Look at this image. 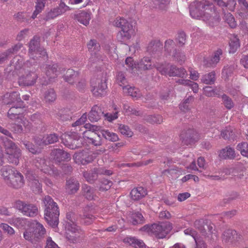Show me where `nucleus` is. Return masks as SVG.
I'll list each match as a JSON object with an SVG mask.
<instances>
[{"instance_id": "obj_8", "label": "nucleus", "mask_w": 248, "mask_h": 248, "mask_svg": "<svg viewBox=\"0 0 248 248\" xmlns=\"http://www.w3.org/2000/svg\"><path fill=\"white\" fill-rule=\"evenodd\" d=\"M157 70L164 75H168L170 77H179L184 78L187 76L186 70L183 68H177L174 65L169 66L166 63H161V65H156Z\"/></svg>"}, {"instance_id": "obj_48", "label": "nucleus", "mask_w": 248, "mask_h": 248, "mask_svg": "<svg viewBox=\"0 0 248 248\" xmlns=\"http://www.w3.org/2000/svg\"><path fill=\"white\" fill-rule=\"evenodd\" d=\"M223 19L231 28H233L236 27V23L235 19L232 14L230 13H226L224 12Z\"/></svg>"}, {"instance_id": "obj_34", "label": "nucleus", "mask_w": 248, "mask_h": 248, "mask_svg": "<svg viewBox=\"0 0 248 248\" xmlns=\"http://www.w3.org/2000/svg\"><path fill=\"white\" fill-rule=\"evenodd\" d=\"M158 64L161 65V64L156 63L155 64H152L151 59L149 57H144L141 60L140 62L138 63V68L139 69L143 70L151 69L153 67H156V65Z\"/></svg>"}, {"instance_id": "obj_5", "label": "nucleus", "mask_w": 248, "mask_h": 248, "mask_svg": "<svg viewBox=\"0 0 248 248\" xmlns=\"http://www.w3.org/2000/svg\"><path fill=\"white\" fill-rule=\"evenodd\" d=\"M66 217L67 221L66 222L65 226L67 231L69 232L67 234V238L71 242L76 243L79 241L80 238L82 237L83 232L79 227L75 224L72 213H67Z\"/></svg>"}, {"instance_id": "obj_27", "label": "nucleus", "mask_w": 248, "mask_h": 248, "mask_svg": "<svg viewBox=\"0 0 248 248\" xmlns=\"http://www.w3.org/2000/svg\"><path fill=\"white\" fill-rule=\"evenodd\" d=\"M240 238V235H238L236 232L232 230H227L224 232L222 235V239L225 242H231L238 241Z\"/></svg>"}, {"instance_id": "obj_32", "label": "nucleus", "mask_w": 248, "mask_h": 248, "mask_svg": "<svg viewBox=\"0 0 248 248\" xmlns=\"http://www.w3.org/2000/svg\"><path fill=\"white\" fill-rule=\"evenodd\" d=\"M17 171L14 168L9 165H6L1 169V175L3 177L5 182L9 181L14 174Z\"/></svg>"}, {"instance_id": "obj_12", "label": "nucleus", "mask_w": 248, "mask_h": 248, "mask_svg": "<svg viewBox=\"0 0 248 248\" xmlns=\"http://www.w3.org/2000/svg\"><path fill=\"white\" fill-rule=\"evenodd\" d=\"M97 155V153H89L83 151L76 153L73 156V159L77 164L86 165L92 162Z\"/></svg>"}, {"instance_id": "obj_15", "label": "nucleus", "mask_w": 248, "mask_h": 248, "mask_svg": "<svg viewBox=\"0 0 248 248\" xmlns=\"http://www.w3.org/2000/svg\"><path fill=\"white\" fill-rule=\"evenodd\" d=\"M112 174V171L110 170H104L102 168L94 169L92 172H84L83 176L87 182L90 183H93L97 179L98 174H103L106 175H110Z\"/></svg>"}, {"instance_id": "obj_53", "label": "nucleus", "mask_w": 248, "mask_h": 248, "mask_svg": "<svg viewBox=\"0 0 248 248\" xmlns=\"http://www.w3.org/2000/svg\"><path fill=\"white\" fill-rule=\"evenodd\" d=\"M193 100L194 97L193 96H188V97L185 99L184 101L180 104L179 107L180 109L184 112L187 111L189 110V104L192 102Z\"/></svg>"}, {"instance_id": "obj_64", "label": "nucleus", "mask_w": 248, "mask_h": 248, "mask_svg": "<svg viewBox=\"0 0 248 248\" xmlns=\"http://www.w3.org/2000/svg\"><path fill=\"white\" fill-rule=\"evenodd\" d=\"M13 222L17 227L22 228L26 225L27 220L25 218L22 217H15L13 218Z\"/></svg>"}, {"instance_id": "obj_24", "label": "nucleus", "mask_w": 248, "mask_h": 248, "mask_svg": "<svg viewBox=\"0 0 248 248\" xmlns=\"http://www.w3.org/2000/svg\"><path fill=\"white\" fill-rule=\"evenodd\" d=\"M58 136L56 134H50L44 136L42 139L37 138L35 140L36 142L40 146L47 145L57 142L58 140Z\"/></svg>"}, {"instance_id": "obj_59", "label": "nucleus", "mask_w": 248, "mask_h": 248, "mask_svg": "<svg viewBox=\"0 0 248 248\" xmlns=\"http://www.w3.org/2000/svg\"><path fill=\"white\" fill-rule=\"evenodd\" d=\"M172 57H173L175 61L180 63L181 64L183 63L186 60L185 55L179 50H176V51L173 54H172Z\"/></svg>"}, {"instance_id": "obj_31", "label": "nucleus", "mask_w": 248, "mask_h": 248, "mask_svg": "<svg viewBox=\"0 0 248 248\" xmlns=\"http://www.w3.org/2000/svg\"><path fill=\"white\" fill-rule=\"evenodd\" d=\"M58 68L57 64H53L52 65H49L46 67V74L49 80L55 78L62 73L60 68L58 70Z\"/></svg>"}, {"instance_id": "obj_63", "label": "nucleus", "mask_w": 248, "mask_h": 248, "mask_svg": "<svg viewBox=\"0 0 248 248\" xmlns=\"http://www.w3.org/2000/svg\"><path fill=\"white\" fill-rule=\"evenodd\" d=\"M114 109L115 111L113 113H107L104 115L106 119H107L109 122H112L118 118V113L119 112V110L117 109L116 106H114Z\"/></svg>"}, {"instance_id": "obj_23", "label": "nucleus", "mask_w": 248, "mask_h": 248, "mask_svg": "<svg viewBox=\"0 0 248 248\" xmlns=\"http://www.w3.org/2000/svg\"><path fill=\"white\" fill-rule=\"evenodd\" d=\"M31 225L35 232L37 242H38L44 237L46 230L43 225L36 220H34Z\"/></svg>"}, {"instance_id": "obj_17", "label": "nucleus", "mask_w": 248, "mask_h": 248, "mask_svg": "<svg viewBox=\"0 0 248 248\" xmlns=\"http://www.w3.org/2000/svg\"><path fill=\"white\" fill-rule=\"evenodd\" d=\"M8 186L14 188L18 189L22 187L24 184V177L19 171H17L13 177L7 181Z\"/></svg>"}, {"instance_id": "obj_36", "label": "nucleus", "mask_w": 248, "mask_h": 248, "mask_svg": "<svg viewBox=\"0 0 248 248\" xmlns=\"http://www.w3.org/2000/svg\"><path fill=\"white\" fill-rule=\"evenodd\" d=\"M123 91L125 93H127L136 100L140 98L141 96L140 91L135 87L125 86L123 87Z\"/></svg>"}, {"instance_id": "obj_54", "label": "nucleus", "mask_w": 248, "mask_h": 248, "mask_svg": "<svg viewBox=\"0 0 248 248\" xmlns=\"http://www.w3.org/2000/svg\"><path fill=\"white\" fill-rule=\"evenodd\" d=\"M59 16L64 14L66 12L70 11L71 8L63 1H61L59 6L54 8Z\"/></svg>"}, {"instance_id": "obj_40", "label": "nucleus", "mask_w": 248, "mask_h": 248, "mask_svg": "<svg viewBox=\"0 0 248 248\" xmlns=\"http://www.w3.org/2000/svg\"><path fill=\"white\" fill-rule=\"evenodd\" d=\"M24 238L31 243H36V235L33 228H29L25 230L23 234Z\"/></svg>"}, {"instance_id": "obj_11", "label": "nucleus", "mask_w": 248, "mask_h": 248, "mask_svg": "<svg viewBox=\"0 0 248 248\" xmlns=\"http://www.w3.org/2000/svg\"><path fill=\"white\" fill-rule=\"evenodd\" d=\"M84 127L86 129H88L84 131L83 133L84 140L87 139L88 140L89 142L91 143L94 146L101 145L102 142L100 135L98 134L97 138L96 139L89 137L90 134H92L93 132L99 131L100 130V127L95 125L91 124H86L84 125Z\"/></svg>"}, {"instance_id": "obj_62", "label": "nucleus", "mask_w": 248, "mask_h": 248, "mask_svg": "<svg viewBox=\"0 0 248 248\" xmlns=\"http://www.w3.org/2000/svg\"><path fill=\"white\" fill-rule=\"evenodd\" d=\"M116 81L120 86L123 88L125 86V85L127 83V80L124 75L122 72H119L116 76Z\"/></svg>"}, {"instance_id": "obj_38", "label": "nucleus", "mask_w": 248, "mask_h": 248, "mask_svg": "<svg viewBox=\"0 0 248 248\" xmlns=\"http://www.w3.org/2000/svg\"><path fill=\"white\" fill-rule=\"evenodd\" d=\"M124 241L136 248H145L144 242L135 237H127L124 239Z\"/></svg>"}, {"instance_id": "obj_44", "label": "nucleus", "mask_w": 248, "mask_h": 248, "mask_svg": "<svg viewBox=\"0 0 248 248\" xmlns=\"http://www.w3.org/2000/svg\"><path fill=\"white\" fill-rule=\"evenodd\" d=\"M102 136L106 140L114 142L118 140L119 138L116 134L111 132L108 130H101L100 131Z\"/></svg>"}, {"instance_id": "obj_33", "label": "nucleus", "mask_w": 248, "mask_h": 248, "mask_svg": "<svg viewBox=\"0 0 248 248\" xmlns=\"http://www.w3.org/2000/svg\"><path fill=\"white\" fill-rule=\"evenodd\" d=\"M127 219L133 225H136L144 222V218L139 212L130 213L128 215Z\"/></svg>"}, {"instance_id": "obj_28", "label": "nucleus", "mask_w": 248, "mask_h": 248, "mask_svg": "<svg viewBox=\"0 0 248 248\" xmlns=\"http://www.w3.org/2000/svg\"><path fill=\"white\" fill-rule=\"evenodd\" d=\"M95 212L90 207H86L84 209L83 215L82 218V222L89 225L91 224L94 219L95 217L93 216Z\"/></svg>"}, {"instance_id": "obj_43", "label": "nucleus", "mask_w": 248, "mask_h": 248, "mask_svg": "<svg viewBox=\"0 0 248 248\" xmlns=\"http://www.w3.org/2000/svg\"><path fill=\"white\" fill-rule=\"evenodd\" d=\"M56 94L53 89H49L46 91L44 93V100L46 103H51L56 99Z\"/></svg>"}, {"instance_id": "obj_42", "label": "nucleus", "mask_w": 248, "mask_h": 248, "mask_svg": "<svg viewBox=\"0 0 248 248\" xmlns=\"http://www.w3.org/2000/svg\"><path fill=\"white\" fill-rule=\"evenodd\" d=\"M78 73L72 69H68L65 75V79L69 83H73L77 79Z\"/></svg>"}, {"instance_id": "obj_47", "label": "nucleus", "mask_w": 248, "mask_h": 248, "mask_svg": "<svg viewBox=\"0 0 248 248\" xmlns=\"http://www.w3.org/2000/svg\"><path fill=\"white\" fill-rule=\"evenodd\" d=\"M201 81L202 83L206 84H213L215 81V72L213 71L203 75L201 78Z\"/></svg>"}, {"instance_id": "obj_60", "label": "nucleus", "mask_w": 248, "mask_h": 248, "mask_svg": "<svg viewBox=\"0 0 248 248\" xmlns=\"http://www.w3.org/2000/svg\"><path fill=\"white\" fill-rule=\"evenodd\" d=\"M222 98L223 103L227 109H230L233 107L234 103L231 98L224 94L222 95Z\"/></svg>"}, {"instance_id": "obj_1", "label": "nucleus", "mask_w": 248, "mask_h": 248, "mask_svg": "<svg viewBox=\"0 0 248 248\" xmlns=\"http://www.w3.org/2000/svg\"><path fill=\"white\" fill-rule=\"evenodd\" d=\"M189 13L193 18L202 19L210 26H213L219 20L215 6L206 0L193 2L189 6Z\"/></svg>"}, {"instance_id": "obj_22", "label": "nucleus", "mask_w": 248, "mask_h": 248, "mask_svg": "<svg viewBox=\"0 0 248 248\" xmlns=\"http://www.w3.org/2000/svg\"><path fill=\"white\" fill-rule=\"evenodd\" d=\"M237 156H239L234 148L227 146L219 151V156L225 159H234Z\"/></svg>"}, {"instance_id": "obj_19", "label": "nucleus", "mask_w": 248, "mask_h": 248, "mask_svg": "<svg viewBox=\"0 0 248 248\" xmlns=\"http://www.w3.org/2000/svg\"><path fill=\"white\" fill-rule=\"evenodd\" d=\"M51 157L56 163H60L71 159L70 155L60 149H55L52 151Z\"/></svg>"}, {"instance_id": "obj_49", "label": "nucleus", "mask_w": 248, "mask_h": 248, "mask_svg": "<svg viewBox=\"0 0 248 248\" xmlns=\"http://www.w3.org/2000/svg\"><path fill=\"white\" fill-rule=\"evenodd\" d=\"M102 57L100 54L98 53H91V56L89 60L88 66H93L94 65L100 62L101 61Z\"/></svg>"}, {"instance_id": "obj_2", "label": "nucleus", "mask_w": 248, "mask_h": 248, "mask_svg": "<svg viewBox=\"0 0 248 248\" xmlns=\"http://www.w3.org/2000/svg\"><path fill=\"white\" fill-rule=\"evenodd\" d=\"M43 202L45 206V219L50 226L54 228L59 222L60 212L58 205L49 196H45Z\"/></svg>"}, {"instance_id": "obj_52", "label": "nucleus", "mask_w": 248, "mask_h": 248, "mask_svg": "<svg viewBox=\"0 0 248 248\" xmlns=\"http://www.w3.org/2000/svg\"><path fill=\"white\" fill-rule=\"evenodd\" d=\"M73 140L72 144L74 145H75L76 146L75 149L81 147L82 146L84 145L83 141L84 140V138H83V137L82 138H80L77 133H73Z\"/></svg>"}, {"instance_id": "obj_9", "label": "nucleus", "mask_w": 248, "mask_h": 248, "mask_svg": "<svg viewBox=\"0 0 248 248\" xmlns=\"http://www.w3.org/2000/svg\"><path fill=\"white\" fill-rule=\"evenodd\" d=\"M23 103H19L18 105L12 107L7 113L8 118L12 120H20L25 128L30 130L31 124L22 116L21 112Z\"/></svg>"}, {"instance_id": "obj_46", "label": "nucleus", "mask_w": 248, "mask_h": 248, "mask_svg": "<svg viewBox=\"0 0 248 248\" xmlns=\"http://www.w3.org/2000/svg\"><path fill=\"white\" fill-rule=\"evenodd\" d=\"M197 135V133L193 129H188L186 132H182L181 134V137L183 140H189L190 141L195 140L196 138L195 137Z\"/></svg>"}, {"instance_id": "obj_4", "label": "nucleus", "mask_w": 248, "mask_h": 248, "mask_svg": "<svg viewBox=\"0 0 248 248\" xmlns=\"http://www.w3.org/2000/svg\"><path fill=\"white\" fill-rule=\"evenodd\" d=\"M113 24L115 26L122 29L117 34L118 39L121 42L129 40L135 33L132 25L124 18H117Z\"/></svg>"}, {"instance_id": "obj_39", "label": "nucleus", "mask_w": 248, "mask_h": 248, "mask_svg": "<svg viewBox=\"0 0 248 248\" xmlns=\"http://www.w3.org/2000/svg\"><path fill=\"white\" fill-rule=\"evenodd\" d=\"M73 133L70 134H64L62 136V140L64 145L68 148L74 150L75 149V146L72 144L73 140Z\"/></svg>"}, {"instance_id": "obj_45", "label": "nucleus", "mask_w": 248, "mask_h": 248, "mask_svg": "<svg viewBox=\"0 0 248 248\" xmlns=\"http://www.w3.org/2000/svg\"><path fill=\"white\" fill-rule=\"evenodd\" d=\"M220 90V88L216 87L213 89L209 86H207L203 88L204 94L208 97H213L219 95Z\"/></svg>"}, {"instance_id": "obj_10", "label": "nucleus", "mask_w": 248, "mask_h": 248, "mask_svg": "<svg viewBox=\"0 0 248 248\" xmlns=\"http://www.w3.org/2000/svg\"><path fill=\"white\" fill-rule=\"evenodd\" d=\"M39 37L34 36L29 44V53L31 58L35 60L38 57L47 58L46 52L45 50L39 47Z\"/></svg>"}, {"instance_id": "obj_18", "label": "nucleus", "mask_w": 248, "mask_h": 248, "mask_svg": "<svg viewBox=\"0 0 248 248\" xmlns=\"http://www.w3.org/2000/svg\"><path fill=\"white\" fill-rule=\"evenodd\" d=\"M245 170L246 168L243 166V164L241 162H239L234 167L224 168L222 170V172L226 175H237L239 178L241 179L243 177L244 175L243 174L236 175V174L238 172H242Z\"/></svg>"}, {"instance_id": "obj_30", "label": "nucleus", "mask_w": 248, "mask_h": 248, "mask_svg": "<svg viewBox=\"0 0 248 248\" xmlns=\"http://www.w3.org/2000/svg\"><path fill=\"white\" fill-rule=\"evenodd\" d=\"M79 188V184L75 179L71 178L66 181L65 188L68 193H75Z\"/></svg>"}, {"instance_id": "obj_6", "label": "nucleus", "mask_w": 248, "mask_h": 248, "mask_svg": "<svg viewBox=\"0 0 248 248\" xmlns=\"http://www.w3.org/2000/svg\"><path fill=\"white\" fill-rule=\"evenodd\" d=\"M7 159L11 163L18 165L21 155V150L12 140H6L4 141Z\"/></svg>"}, {"instance_id": "obj_37", "label": "nucleus", "mask_w": 248, "mask_h": 248, "mask_svg": "<svg viewBox=\"0 0 248 248\" xmlns=\"http://www.w3.org/2000/svg\"><path fill=\"white\" fill-rule=\"evenodd\" d=\"M175 47V44L172 40L169 39L166 40L165 42L164 46L165 54L167 56H172V54L176 51Z\"/></svg>"}, {"instance_id": "obj_58", "label": "nucleus", "mask_w": 248, "mask_h": 248, "mask_svg": "<svg viewBox=\"0 0 248 248\" xmlns=\"http://www.w3.org/2000/svg\"><path fill=\"white\" fill-rule=\"evenodd\" d=\"M146 120L151 124H160L163 122V118L159 115H149L147 116Z\"/></svg>"}, {"instance_id": "obj_51", "label": "nucleus", "mask_w": 248, "mask_h": 248, "mask_svg": "<svg viewBox=\"0 0 248 248\" xmlns=\"http://www.w3.org/2000/svg\"><path fill=\"white\" fill-rule=\"evenodd\" d=\"M88 48L91 53H97L100 49V45L97 41L91 40L87 44Z\"/></svg>"}, {"instance_id": "obj_41", "label": "nucleus", "mask_w": 248, "mask_h": 248, "mask_svg": "<svg viewBox=\"0 0 248 248\" xmlns=\"http://www.w3.org/2000/svg\"><path fill=\"white\" fill-rule=\"evenodd\" d=\"M46 0H36L35 9L31 16L32 19L36 18L37 16L42 11L45 7Z\"/></svg>"}, {"instance_id": "obj_29", "label": "nucleus", "mask_w": 248, "mask_h": 248, "mask_svg": "<svg viewBox=\"0 0 248 248\" xmlns=\"http://www.w3.org/2000/svg\"><path fill=\"white\" fill-rule=\"evenodd\" d=\"M147 190L143 187L140 186L133 188L130 192L131 199L134 201H139L147 195Z\"/></svg>"}, {"instance_id": "obj_13", "label": "nucleus", "mask_w": 248, "mask_h": 248, "mask_svg": "<svg viewBox=\"0 0 248 248\" xmlns=\"http://www.w3.org/2000/svg\"><path fill=\"white\" fill-rule=\"evenodd\" d=\"M107 74L103 73L101 78L97 79V84L96 86H93L92 84V92L94 95L96 96H102L106 94V90L107 89Z\"/></svg>"}, {"instance_id": "obj_16", "label": "nucleus", "mask_w": 248, "mask_h": 248, "mask_svg": "<svg viewBox=\"0 0 248 248\" xmlns=\"http://www.w3.org/2000/svg\"><path fill=\"white\" fill-rule=\"evenodd\" d=\"M222 55V50L217 49L210 57L204 59L203 64L206 67H215L219 62Z\"/></svg>"}, {"instance_id": "obj_14", "label": "nucleus", "mask_w": 248, "mask_h": 248, "mask_svg": "<svg viewBox=\"0 0 248 248\" xmlns=\"http://www.w3.org/2000/svg\"><path fill=\"white\" fill-rule=\"evenodd\" d=\"M33 163L36 168L46 174L49 175L54 174V175H57L59 174L57 170L47 165L45 160L44 159L40 158H36L33 160Z\"/></svg>"}, {"instance_id": "obj_61", "label": "nucleus", "mask_w": 248, "mask_h": 248, "mask_svg": "<svg viewBox=\"0 0 248 248\" xmlns=\"http://www.w3.org/2000/svg\"><path fill=\"white\" fill-rule=\"evenodd\" d=\"M31 186L35 193H39L42 190V186L38 180L34 179L31 182Z\"/></svg>"}, {"instance_id": "obj_3", "label": "nucleus", "mask_w": 248, "mask_h": 248, "mask_svg": "<svg viewBox=\"0 0 248 248\" xmlns=\"http://www.w3.org/2000/svg\"><path fill=\"white\" fill-rule=\"evenodd\" d=\"M171 229V224L168 222L154 224L151 226L146 225L141 228V231L146 232L149 235L159 239L165 238Z\"/></svg>"}, {"instance_id": "obj_26", "label": "nucleus", "mask_w": 248, "mask_h": 248, "mask_svg": "<svg viewBox=\"0 0 248 248\" xmlns=\"http://www.w3.org/2000/svg\"><path fill=\"white\" fill-rule=\"evenodd\" d=\"M104 114L100 107L97 105L94 106L88 114V119L92 122H97Z\"/></svg>"}, {"instance_id": "obj_7", "label": "nucleus", "mask_w": 248, "mask_h": 248, "mask_svg": "<svg viewBox=\"0 0 248 248\" xmlns=\"http://www.w3.org/2000/svg\"><path fill=\"white\" fill-rule=\"evenodd\" d=\"M13 207L27 217H32L36 216L38 214V207L35 204L21 200L15 201L13 203Z\"/></svg>"}, {"instance_id": "obj_56", "label": "nucleus", "mask_w": 248, "mask_h": 248, "mask_svg": "<svg viewBox=\"0 0 248 248\" xmlns=\"http://www.w3.org/2000/svg\"><path fill=\"white\" fill-rule=\"evenodd\" d=\"M112 185V182L108 179H103L100 182L99 190L106 191L108 190Z\"/></svg>"}, {"instance_id": "obj_57", "label": "nucleus", "mask_w": 248, "mask_h": 248, "mask_svg": "<svg viewBox=\"0 0 248 248\" xmlns=\"http://www.w3.org/2000/svg\"><path fill=\"white\" fill-rule=\"evenodd\" d=\"M119 130L121 134L127 137H131L132 136L133 133L130 129L129 127L123 124H120L119 126Z\"/></svg>"}, {"instance_id": "obj_25", "label": "nucleus", "mask_w": 248, "mask_h": 248, "mask_svg": "<svg viewBox=\"0 0 248 248\" xmlns=\"http://www.w3.org/2000/svg\"><path fill=\"white\" fill-rule=\"evenodd\" d=\"M37 78V75L34 73H31L25 76L21 77L19 78L18 82L19 85L24 86L33 85Z\"/></svg>"}, {"instance_id": "obj_55", "label": "nucleus", "mask_w": 248, "mask_h": 248, "mask_svg": "<svg viewBox=\"0 0 248 248\" xmlns=\"http://www.w3.org/2000/svg\"><path fill=\"white\" fill-rule=\"evenodd\" d=\"M229 46L230 47L229 52L234 53L239 47V39L235 37L231 39L229 43Z\"/></svg>"}, {"instance_id": "obj_21", "label": "nucleus", "mask_w": 248, "mask_h": 248, "mask_svg": "<svg viewBox=\"0 0 248 248\" xmlns=\"http://www.w3.org/2000/svg\"><path fill=\"white\" fill-rule=\"evenodd\" d=\"M91 18L92 13L90 12L81 11L74 15V18L86 26L89 24Z\"/></svg>"}, {"instance_id": "obj_50", "label": "nucleus", "mask_w": 248, "mask_h": 248, "mask_svg": "<svg viewBox=\"0 0 248 248\" xmlns=\"http://www.w3.org/2000/svg\"><path fill=\"white\" fill-rule=\"evenodd\" d=\"M236 149L240 152L242 156L248 158V143L247 142H243L238 143Z\"/></svg>"}, {"instance_id": "obj_20", "label": "nucleus", "mask_w": 248, "mask_h": 248, "mask_svg": "<svg viewBox=\"0 0 248 248\" xmlns=\"http://www.w3.org/2000/svg\"><path fill=\"white\" fill-rule=\"evenodd\" d=\"M184 233L186 235L192 236L196 243L195 248H206V245L202 238L197 235L196 232L192 228H187L184 230Z\"/></svg>"}, {"instance_id": "obj_35", "label": "nucleus", "mask_w": 248, "mask_h": 248, "mask_svg": "<svg viewBox=\"0 0 248 248\" xmlns=\"http://www.w3.org/2000/svg\"><path fill=\"white\" fill-rule=\"evenodd\" d=\"M82 193L84 197L88 200H94L96 195L95 189L90 186L84 185L82 187Z\"/></svg>"}]
</instances>
